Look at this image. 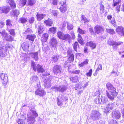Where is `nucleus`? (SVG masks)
Masks as SVG:
<instances>
[{"label": "nucleus", "instance_id": "1", "mask_svg": "<svg viewBox=\"0 0 124 124\" xmlns=\"http://www.w3.org/2000/svg\"><path fill=\"white\" fill-rule=\"evenodd\" d=\"M33 109L29 110L27 114L28 124H33L35 121V118L38 116L36 111Z\"/></svg>", "mask_w": 124, "mask_h": 124}, {"label": "nucleus", "instance_id": "2", "mask_svg": "<svg viewBox=\"0 0 124 124\" xmlns=\"http://www.w3.org/2000/svg\"><path fill=\"white\" fill-rule=\"evenodd\" d=\"M31 66L35 71L37 70L39 73H43L45 71L42 66L39 64H38L36 66L35 62L33 61H31Z\"/></svg>", "mask_w": 124, "mask_h": 124}, {"label": "nucleus", "instance_id": "3", "mask_svg": "<svg viewBox=\"0 0 124 124\" xmlns=\"http://www.w3.org/2000/svg\"><path fill=\"white\" fill-rule=\"evenodd\" d=\"M90 116L91 118L94 121L98 120L101 117V114L99 112L94 110L91 112Z\"/></svg>", "mask_w": 124, "mask_h": 124}, {"label": "nucleus", "instance_id": "4", "mask_svg": "<svg viewBox=\"0 0 124 124\" xmlns=\"http://www.w3.org/2000/svg\"><path fill=\"white\" fill-rule=\"evenodd\" d=\"M68 100L67 97L65 94L60 95L57 98V104L58 106H61L63 104V101Z\"/></svg>", "mask_w": 124, "mask_h": 124}, {"label": "nucleus", "instance_id": "5", "mask_svg": "<svg viewBox=\"0 0 124 124\" xmlns=\"http://www.w3.org/2000/svg\"><path fill=\"white\" fill-rule=\"evenodd\" d=\"M62 69L61 67L58 65H55L53 68V72L55 74L59 76L61 73Z\"/></svg>", "mask_w": 124, "mask_h": 124}, {"label": "nucleus", "instance_id": "6", "mask_svg": "<svg viewBox=\"0 0 124 124\" xmlns=\"http://www.w3.org/2000/svg\"><path fill=\"white\" fill-rule=\"evenodd\" d=\"M55 78V77L50 76L48 78L44 80V85L45 87L47 88H50L51 85V81Z\"/></svg>", "mask_w": 124, "mask_h": 124}, {"label": "nucleus", "instance_id": "7", "mask_svg": "<svg viewBox=\"0 0 124 124\" xmlns=\"http://www.w3.org/2000/svg\"><path fill=\"white\" fill-rule=\"evenodd\" d=\"M0 78L2 80V83L4 86L6 85L8 81V78L7 74L1 73L0 75Z\"/></svg>", "mask_w": 124, "mask_h": 124}, {"label": "nucleus", "instance_id": "8", "mask_svg": "<svg viewBox=\"0 0 124 124\" xmlns=\"http://www.w3.org/2000/svg\"><path fill=\"white\" fill-rule=\"evenodd\" d=\"M106 86L108 90L112 93V95H113L115 93H116L115 88H114L110 83H108L106 84Z\"/></svg>", "mask_w": 124, "mask_h": 124}, {"label": "nucleus", "instance_id": "9", "mask_svg": "<svg viewBox=\"0 0 124 124\" xmlns=\"http://www.w3.org/2000/svg\"><path fill=\"white\" fill-rule=\"evenodd\" d=\"M114 107V105L112 103H108L105 108L104 112L105 113L109 112L111 109H112Z\"/></svg>", "mask_w": 124, "mask_h": 124}, {"label": "nucleus", "instance_id": "10", "mask_svg": "<svg viewBox=\"0 0 124 124\" xmlns=\"http://www.w3.org/2000/svg\"><path fill=\"white\" fill-rule=\"evenodd\" d=\"M74 60V55L69 56V58L68 59V61L65 62L64 63V67H66L68 66V62H73Z\"/></svg>", "mask_w": 124, "mask_h": 124}, {"label": "nucleus", "instance_id": "11", "mask_svg": "<svg viewBox=\"0 0 124 124\" xmlns=\"http://www.w3.org/2000/svg\"><path fill=\"white\" fill-rule=\"evenodd\" d=\"M10 9L8 7L3 6L0 7V14L3 13H7L9 11Z\"/></svg>", "mask_w": 124, "mask_h": 124}, {"label": "nucleus", "instance_id": "12", "mask_svg": "<svg viewBox=\"0 0 124 124\" xmlns=\"http://www.w3.org/2000/svg\"><path fill=\"white\" fill-rule=\"evenodd\" d=\"M117 33L120 36H124V28L121 26L117 28Z\"/></svg>", "mask_w": 124, "mask_h": 124}, {"label": "nucleus", "instance_id": "13", "mask_svg": "<svg viewBox=\"0 0 124 124\" xmlns=\"http://www.w3.org/2000/svg\"><path fill=\"white\" fill-rule=\"evenodd\" d=\"M100 104L102 105H106L109 102L107 98L103 96H101L100 98Z\"/></svg>", "mask_w": 124, "mask_h": 124}, {"label": "nucleus", "instance_id": "14", "mask_svg": "<svg viewBox=\"0 0 124 124\" xmlns=\"http://www.w3.org/2000/svg\"><path fill=\"white\" fill-rule=\"evenodd\" d=\"M95 32L97 34H100V33L104 31V30L101 26L97 25L95 27Z\"/></svg>", "mask_w": 124, "mask_h": 124}, {"label": "nucleus", "instance_id": "15", "mask_svg": "<svg viewBox=\"0 0 124 124\" xmlns=\"http://www.w3.org/2000/svg\"><path fill=\"white\" fill-rule=\"evenodd\" d=\"M86 45L90 46L92 49H93L95 48L96 46V44L92 41L89 42H87L86 44Z\"/></svg>", "mask_w": 124, "mask_h": 124}, {"label": "nucleus", "instance_id": "16", "mask_svg": "<svg viewBox=\"0 0 124 124\" xmlns=\"http://www.w3.org/2000/svg\"><path fill=\"white\" fill-rule=\"evenodd\" d=\"M35 93L37 95L40 96H43L45 94L44 91L43 89H37L35 92Z\"/></svg>", "mask_w": 124, "mask_h": 124}, {"label": "nucleus", "instance_id": "17", "mask_svg": "<svg viewBox=\"0 0 124 124\" xmlns=\"http://www.w3.org/2000/svg\"><path fill=\"white\" fill-rule=\"evenodd\" d=\"M39 52H33L30 54L31 57L35 61H37L39 59L38 54Z\"/></svg>", "mask_w": 124, "mask_h": 124}, {"label": "nucleus", "instance_id": "18", "mask_svg": "<svg viewBox=\"0 0 124 124\" xmlns=\"http://www.w3.org/2000/svg\"><path fill=\"white\" fill-rule=\"evenodd\" d=\"M6 50L2 47L0 48V56L2 58L5 57L6 55Z\"/></svg>", "mask_w": 124, "mask_h": 124}, {"label": "nucleus", "instance_id": "19", "mask_svg": "<svg viewBox=\"0 0 124 124\" xmlns=\"http://www.w3.org/2000/svg\"><path fill=\"white\" fill-rule=\"evenodd\" d=\"M57 42L56 39L54 38H52L50 42L51 45L53 47H55L57 44Z\"/></svg>", "mask_w": 124, "mask_h": 124}, {"label": "nucleus", "instance_id": "20", "mask_svg": "<svg viewBox=\"0 0 124 124\" xmlns=\"http://www.w3.org/2000/svg\"><path fill=\"white\" fill-rule=\"evenodd\" d=\"M39 79V78L37 76H33L31 78V83L34 82L36 83L37 82H38Z\"/></svg>", "mask_w": 124, "mask_h": 124}, {"label": "nucleus", "instance_id": "21", "mask_svg": "<svg viewBox=\"0 0 124 124\" xmlns=\"http://www.w3.org/2000/svg\"><path fill=\"white\" fill-rule=\"evenodd\" d=\"M36 27L38 29L39 35L41 34L44 30V29L42 25H36Z\"/></svg>", "mask_w": 124, "mask_h": 124}, {"label": "nucleus", "instance_id": "22", "mask_svg": "<svg viewBox=\"0 0 124 124\" xmlns=\"http://www.w3.org/2000/svg\"><path fill=\"white\" fill-rule=\"evenodd\" d=\"M48 37V34L46 33L42 35L41 38V41L42 42H46L47 40Z\"/></svg>", "mask_w": 124, "mask_h": 124}, {"label": "nucleus", "instance_id": "23", "mask_svg": "<svg viewBox=\"0 0 124 124\" xmlns=\"http://www.w3.org/2000/svg\"><path fill=\"white\" fill-rule=\"evenodd\" d=\"M6 23L7 25V29H10L13 26L11 21L9 19L7 20L6 22Z\"/></svg>", "mask_w": 124, "mask_h": 124}, {"label": "nucleus", "instance_id": "24", "mask_svg": "<svg viewBox=\"0 0 124 124\" xmlns=\"http://www.w3.org/2000/svg\"><path fill=\"white\" fill-rule=\"evenodd\" d=\"M108 44L111 46H115L113 47V48L114 49H116V43L115 41H113L111 39H109L108 40Z\"/></svg>", "mask_w": 124, "mask_h": 124}, {"label": "nucleus", "instance_id": "25", "mask_svg": "<svg viewBox=\"0 0 124 124\" xmlns=\"http://www.w3.org/2000/svg\"><path fill=\"white\" fill-rule=\"evenodd\" d=\"M67 89V87L64 86H59L58 87V91L61 93H63Z\"/></svg>", "mask_w": 124, "mask_h": 124}, {"label": "nucleus", "instance_id": "26", "mask_svg": "<svg viewBox=\"0 0 124 124\" xmlns=\"http://www.w3.org/2000/svg\"><path fill=\"white\" fill-rule=\"evenodd\" d=\"M36 37V35L33 34L31 35H27L26 39L31 41H33Z\"/></svg>", "mask_w": 124, "mask_h": 124}, {"label": "nucleus", "instance_id": "27", "mask_svg": "<svg viewBox=\"0 0 124 124\" xmlns=\"http://www.w3.org/2000/svg\"><path fill=\"white\" fill-rule=\"evenodd\" d=\"M22 46L23 50H28L29 47L28 43L27 42H24Z\"/></svg>", "mask_w": 124, "mask_h": 124}, {"label": "nucleus", "instance_id": "28", "mask_svg": "<svg viewBox=\"0 0 124 124\" xmlns=\"http://www.w3.org/2000/svg\"><path fill=\"white\" fill-rule=\"evenodd\" d=\"M3 39H4L6 41H11L13 40V38L12 36L9 35L7 33V35L5 36L3 38Z\"/></svg>", "mask_w": 124, "mask_h": 124}, {"label": "nucleus", "instance_id": "29", "mask_svg": "<svg viewBox=\"0 0 124 124\" xmlns=\"http://www.w3.org/2000/svg\"><path fill=\"white\" fill-rule=\"evenodd\" d=\"M46 15L43 14H38L36 15L37 20L40 21L41 19L45 17Z\"/></svg>", "mask_w": 124, "mask_h": 124}, {"label": "nucleus", "instance_id": "30", "mask_svg": "<svg viewBox=\"0 0 124 124\" xmlns=\"http://www.w3.org/2000/svg\"><path fill=\"white\" fill-rule=\"evenodd\" d=\"M71 37L69 34H64L62 39L69 41Z\"/></svg>", "mask_w": 124, "mask_h": 124}, {"label": "nucleus", "instance_id": "31", "mask_svg": "<svg viewBox=\"0 0 124 124\" xmlns=\"http://www.w3.org/2000/svg\"><path fill=\"white\" fill-rule=\"evenodd\" d=\"M59 58L60 57L59 55H54L52 57V61L54 62H56L59 59Z\"/></svg>", "mask_w": 124, "mask_h": 124}, {"label": "nucleus", "instance_id": "32", "mask_svg": "<svg viewBox=\"0 0 124 124\" xmlns=\"http://www.w3.org/2000/svg\"><path fill=\"white\" fill-rule=\"evenodd\" d=\"M44 22L46 25L50 26H52L53 24L52 20L50 19L45 21Z\"/></svg>", "mask_w": 124, "mask_h": 124}, {"label": "nucleus", "instance_id": "33", "mask_svg": "<svg viewBox=\"0 0 124 124\" xmlns=\"http://www.w3.org/2000/svg\"><path fill=\"white\" fill-rule=\"evenodd\" d=\"M8 2L11 7L13 8H15L16 7V4L14 2V0H8Z\"/></svg>", "mask_w": 124, "mask_h": 124}, {"label": "nucleus", "instance_id": "34", "mask_svg": "<svg viewBox=\"0 0 124 124\" xmlns=\"http://www.w3.org/2000/svg\"><path fill=\"white\" fill-rule=\"evenodd\" d=\"M78 78L77 76L70 78L71 81L73 82L76 83L79 81Z\"/></svg>", "mask_w": 124, "mask_h": 124}, {"label": "nucleus", "instance_id": "35", "mask_svg": "<svg viewBox=\"0 0 124 124\" xmlns=\"http://www.w3.org/2000/svg\"><path fill=\"white\" fill-rule=\"evenodd\" d=\"M27 21V18L24 17H21L19 18V22L22 23H26Z\"/></svg>", "mask_w": 124, "mask_h": 124}, {"label": "nucleus", "instance_id": "36", "mask_svg": "<svg viewBox=\"0 0 124 124\" xmlns=\"http://www.w3.org/2000/svg\"><path fill=\"white\" fill-rule=\"evenodd\" d=\"M59 9L61 12H65L67 10L66 5L61 7L59 8Z\"/></svg>", "mask_w": 124, "mask_h": 124}, {"label": "nucleus", "instance_id": "37", "mask_svg": "<svg viewBox=\"0 0 124 124\" xmlns=\"http://www.w3.org/2000/svg\"><path fill=\"white\" fill-rule=\"evenodd\" d=\"M19 14V12L18 10H13L12 12H11V14L14 16H16L17 17L18 15Z\"/></svg>", "mask_w": 124, "mask_h": 124}, {"label": "nucleus", "instance_id": "38", "mask_svg": "<svg viewBox=\"0 0 124 124\" xmlns=\"http://www.w3.org/2000/svg\"><path fill=\"white\" fill-rule=\"evenodd\" d=\"M57 28L56 27H54L49 29V31L50 32L54 34L56 32Z\"/></svg>", "mask_w": 124, "mask_h": 124}, {"label": "nucleus", "instance_id": "39", "mask_svg": "<svg viewBox=\"0 0 124 124\" xmlns=\"http://www.w3.org/2000/svg\"><path fill=\"white\" fill-rule=\"evenodd\" d=\"M32 33L33 32L32 30L28 28L26 30L25 32L23 33V34H26L27 35Z\"/></svg>", "mask_w": 124, "mask_h": 124}, {"label": "nucleus", "instance_id": "40", "mask_svg": "<svg viewBox=\"0 0 124 124\" xmlns=\"http://www.w3.org/2000/svg\"><path fill=\"white\" fill-rule=\"evenodd\" d=\"M26 0H20L19 5L20 6V7H23L26 4Z\"/></svg>", "mask_w": 124, "mask_h": 124}, {"label": "nucleus", "instance_id": "41", "mask_svg": "<svg viewBox=\"0 0 124 124\" xmlns=\"http://www.w3.org/2000/svg\"><path fill=\"white\" fill-rule=\"evenodd\" d=\"M64 34L61 31H58L57 33L58 37L61 39H62Z\"/></svg>", "mask_w": 124, "mask_h": 124}, {"label": "nucleus", "instance_id": "42", "mask_svg": "<svg viewBox=\"0 0 124 124\" xmlns=\"http://www.w3.org/2000/svg\"><path fill=\"white\" fill-rule=\"evenodd\" d=\"M9 32V33L11 35L14 36L15 35V30L14 29H6Z\"/></svg>", "mask_w": 124, "mask_h": 124}, {"label": "nucleus", "instance_id": "43", "mask_svg": "<svg viewBox=\"0 0 124 124\" xmlns=\"http://www.w3.org/2000/svg\"><path fill=\"white\" fill-rule=\"evenodd\" d=\"M0 33L2 36L3 38L7 35V33L4 30H0Z\"/></svg>", "mask_w": 124, "mask_h": 124}, {"label": "nucleus", "instance_id": "44", "mask_svg": "<svg viewBox=\"0 0 124 124\" xmlns=\"http://www.w3.org/2000/svg\"><path fill=\"white\" fill-rule=\"evenodd\" d=\"M88 62V60L87 59H86L84 62H81L80 64H79L78 65L80 67H83L85 64H87Z\"/></svg>", "mask_w": 124, "mask_h": 124}, {"label": "nucleus", "instance_id": "45", "mask_svg": "<svg viewBox=\"0 0 124 124\" xmlns=\"http://www.w3.org/2000/svg\"><path fill=\"white\" fill-rule=\"evenodd\" d=\"M121 0H117V5H118L117 7V10H118V12H119L120 10L119 8L120 6Z\"/></svg>", "mask_w": 124, "mask_h": 124}, {"label": "nucleus", "instance_id": "46", "mask_svg": "<svg viewBox=\"0 0 124 124\" xmlns=\"http://www.w3.org/2000/svg\"><path fill=\"white\" fill-rule=\"evenodd\" d=\"M68 55V56L74 55L72 52V50L69 47L67 51Z\"/></svg>", "mask_w": 124, "mask_h": 124}, {"label": "nucleus", "instance_id": "47", "mask_svg": "<svg viewBox=\"0 0 124 124\" xmlns=\"http://www.w3.org/2000/svg\"><path fill=\"white\" fill-rule=\"evenodd\" d=\"M78 31L79 33L82 34H85L86 32V31L85 30L81 29L80 28H78Z\"/></svg>", "mask_w": 124, "mask_h": 124}, {"label": "nucleus", "instance_id": "48", "mask_svg": "<svg viewBox=\"0 0 124 124\" xmlns=\"http://www.w3.org/2000/svg\"><path fill=\"white\" fill-rule=\"evenodd\" d=\"M79 47L78 43L77 42H75L73 44V47L74 50L77 52V47Z\"/></svg>", "mask_w": 124, "mask_h": 124}, {"label": "nucleus", "instance_id": "49", "mask_svg": "<svg viewBox=\"0 0 124 124\" xmlns=\"http://www.w3.org/2000/svg\"><path fill=\"white\" fill-rule=\"evenodd\" d=\"M94 102L96 104H100V97H97L95 98L94 99Z\"/></svg>", "mask_w": 124, "mask_h": 124}, {"label": "nucleus", "instance_id": "50", "mask_svg": "<svg viewBox=\"0 0 124 124\" xmlns=\"http://www.w3.org/2000/svg\"><path fill=\"white\" fill-rule=\"evenodd\" d=\"M106 31L112 34H114L115 33L113 30L111 29H106Z\"/></svg>", "mask_w": 124, "mask_h": 124}, {"label": "nucleus", "instance_id": "51", "mask_svg": "<svg viewBox=\"0 0 124 124\" xmlns=\"http://www.w3.org/2000/svg\"><path fill=\"white\" fill-rule=\"evenodd\" d=\"M67 29L69 30H72L73 28V25L70 23H67Z\"/></svg>", "mask_w": 124, "mask_h": 124}, {"label": "nucleus", "instance_id": "52", "mask_svg": "<svg viewBox=\"0 0 124 124\" xmlns=\"http://www.w3.org/2000/svg\"><path fill=\"white\" fill-rule=\"evenodd\" d=\"M35 20V18L33 16L30 17L29 20V22L30 24L33 23Z\"/></svg>", "mask_w": 124, "mask_h": 124}, {"label": "nucleus", "instance_id": "53", "mask_svg": "<svg viewBox=\"0 0 124 124\" xmlns=\"http://www.w3.org/2000/svg\"><path fill=\"white\" fill-rule=\"evenodd\" d=\"M28 4L29 5L32 6L35 3V1L34 0H28Z\"/></svg>", "mask_w": 124, "mask_h": 124}, {"label": "nucleus", "instance_id": "54", "mask_svg": "<svg viewBox=\"0 0 124 124\" xmlns=\"http://www.w3.org/2000/svg\"><path fill=\"white\" fill-rule=\"evenodd\" d=\"M51 12L52 14L55 16H57V15L58 14V12L56 10H52Z\"/></svg>", "mask_w": 124, "mask_h": 124}, {"label": "nucleus", "instance_id": "55", "mask_svg": "<svg viewBox=\"0 0 124 124\" xmlns=\"http://www.w3.org/2000/svg\"><path fill=\"white\" fill-rule=\"evenodd\" d=\"M100 9L101 13H104V7L103 5L101 4L100 5Z\"/></svg>", "mask_w": 124, "mask_h": 124}, {"label": "nucleus", "instance_id": "56", "mask_svg": "<svg viewBox=\"0 0 124 124\" xmlns=\"http://www.w3.org/2000/svg\"><path fill=\"white\" fill-rule=\"evenodd\" d=\"M51 1L53 5H54L56 6L57 5V3L59 1V0H51Z\"/></svg>", "mask_w": 124, "mask_h": 124}, {"label": "nucleus", "instance_id": "57", "mask_svg": "<svg viewBox=\"0 0 124 124\" xmlns=\"http://www.w3.org/2000/svg\"><path fill=\"white\" fill-rule=\"evenodd\" d=\"M92 69H91L89 71V72L86 74V75L87 77H91L92 75Z\"/></svg>", "mask_w": 124, "mask_h": 124}, {"label": "nucleus", "instance_id": "58", "mask_svg": "<svg viewBox=\"0 0 124 124\" xmlns=\"http://www.w3.org/2000/svg\"><path fill=\"white\" fill-rule=\"evenodd\" d=\"M106 92H107V93H106L107 94L108 98L112 100H113L114 99L113 97V96H111L109 94L107 91H106Z\"/></svg>", "mask_w": 124, "mask_h": 124}, {"label": "nucleus", "instance_id": "59", "mask_svg": "<svg viewBox=\"0 0 124 124\" xmlns=\"http://www.w3.org/2000/svg\"><path fill=\"white\" fill-rule=\"evenodd\" d=\"M59 4L61 5V6L67 5L66 4V2L63 1H60L59 2Z\"/></svg>", "mask_w": 124, "mask_h": 124}, {"label": "nucleus", "instance_id": "60", "mask_svg": "<svg viewBox=\"0 0 124 124\" xmlns=\"http://www.w3.org/2000/svg\"><path fill=\"white\" fill-rule=\"evenodd\" d=\"M17 123L18 124H25V122L23 121V120L21 119H18Z\"/></svg>", "mask_w": 124, "mask_h": 124}, {"label": "nucleus", "instance_id": "61", "mask_svg": "<svg viewBox=\"0 0 124 124\" xmlns=\"http://www.w3.org/2000/svg\"><path fill=\"white\" fill-rule=\"evenodd\" d=\"M80 72V71L79 70H77L73 71L72 73L73 74H78Z\"/></svg>", "mask_w": 124, "mask_h": 124}, {"label": "nucleus", "instance_id": "62", "mask_svg": "<svg viewBox=\"0 0 124 124\" xmlns=\"http://www.w3.org/2000/svg\"><path fill=\"white\" fill-rule=\"evenodd\" d=\"M111 23L115 27H116V22L115 21L114 19H112L111 21Z\"/></svg>", "mask_w": 124, "mask_h": 124}, {"label": "nucleus", "instance_id": "63", "mask_svg": "<svg viewBox=\"0 0 124 124\" xmlns=\"http://www.w3.org/2000/svg\"><path fill=\"white\" fill-rule=\"evenodd\" d=\"M112 116L113 118H116V111H113L112 112Z\"/></svg>", "mask_w": 124, "mask_h": 124}, {"label": "nucleus", "instance_id": "64", "mask_svg": "<svg viewBox=\"0 0 124 124\" xmlns=\"http://www.w3.org/2000/svg\"><path fill=\"white\" fill-rule=\"evenodd\" d=\"M52 89L53 91L57 92L58 91V87H52Z\"/></svg>", "mask_w": 124, "mask_h": 124}]
</instances>
